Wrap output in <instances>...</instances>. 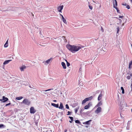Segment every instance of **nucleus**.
<instances>
[{
  "mask_svg": "<svg viewBox=\"0 0 132 132\" xmlns=\"http://www.w3.org/2000/svg\"><path fill=\"white\" fill-rule=\"evenodd\" d=\"M67 48L71 52L74 53L78 51L81 48L79 46H76L74 45H67L66 46Z\"/></svg>",
  "mask_w": 132,
  "mask_h": 132,
  "instance_id": "f257e3e1",
  "label": "nucleus"
},
{
  "mask_svg": "<svg viewBox=\"0 0 132 132\" xmlns=\"http://www.w3.org/2000/svg\"><path fill=\"white\" fill-rule=\"evenodd\" d=\"M93 98V96H91L89 97L85 98L82 101V104H83L85 103L87 101L91 100Z\"/></svg>",
  "mask_w": 132,
  "mask_h": 132,
  "instance_id": "f03ea898",
  "label": "nucleus"
},
{
  "mask_svg": "<svg viewBox=\"0 0 132 132\" xmlns=\"http://www.w3.org/2000/svg\"><path fill=\"white\" fill-rule=\"evenodd\" d=\"M22 103H23L25 105H29L30 104V102L27 99H24L22 102Z\"/></svg>",
  "mask_w": 132,
  "mask_h": 132,
  "instance_id": "7ed1b4c3",
  "label": "nucleus"
},
{
  "mask_svg": "<svg viewBox=\"0 0 132 132\" xmlns=\"http://www.w3.org/2000/svg\"><path fill=\"white\" fill-rule=\"evenodd\" d=\"M2 98V99H0V101H2V102L3 103L9 100L7 98L5 97L4 96H3Z\"/></svg>",
  "mask_w": 132,
  "mask_h": 132,
  "instance_id": "20e7f679",
  "label": "nucleus"
},
{
  "mask_svg": "<svg viewBox=\"0 0 132 132\" xmlns=\"http://www.w3.org/2000/svg\"><path fill=\"white\" fill-rule=\"evenodd\" d=\"M53 89L52 88V89H48L47 90H44L43 91H41V93H42V94L43 95H46L47 93L45 92H46L48 91H50V90H53Z\"/></svg>",
  "mask_w": 132,
  "mask_h": 132,
  "instance_id": "39448f33",
  "label": "nucleus"
},
{
  "mask_svg": "<svg viewBox=\"0 0 132 132\" xmlns=\"http://www.w3.org/2000/svg\"><path fill=\"white\" fill-rule=\"evenodd\" d=\"M102 108L100 107H98L96 110L95 111V113L98 114L101 111Z\"/></svg>",
  "mask_w": 132,
  "mask_h": 132,
  "instance_id": "423d86ee",
  "label": "nucleus"
},
{
  "mask_svg": "<svg viewBox=\"0 0 132 132\" xmlns=\"http://www.w3.org/2000/svg\"><path fill=\"white\" fill-rule=\"evenodd\" d=\"M20 69L21 71H23L26 68V66L24 65H23L20 67Z\"/></svg>",
  "mask_w": 132,
  "mask_h": 132,
  "instance_id": "0eeeda50",
  "label": "nucleus"
},
{
  "mask_svg": "<svg viewBox=\"0 0 132 132\" xmlns=\"http://www.w3.org/2000/svg\"><path fill=\"white\" fill-rule=\"evenodd\" d=\"M63 6L62 5L61 6H60L57 7V10L58 12H60L62 13V10L63 9Z\"/></svg>",
  "mask_w": 132,
  "mask_h": 132,
  "instance_id": "6e6552de",
  "label": "nucleus"
},
{
  "mask_svg": "<svg viewBox=\"0 0 132 132\" xmlns=\"http://www.w3.org/2000/svg\"><path fill=\"white\" fill-rule=\"evenodd\" d=\"M92 105L91 103L90 102L88 104L85 106L84 107V109H88L89 107Z\"/></svg>",
  "mask_w": 132,
  "mask_h": 132,
  "instance_id": "1a4fd4ad",
  "label": "nucleus"
},
{
  "mask_svg": "<svg viewBox=\"0 0 132 132\" xmlns=\"http://www.w3.org/2000/svg\"><path fill=\"white\" fill-rule=\"evenodd\" d=\"M36 112L34 108L33 107H31L30 108V112L31 113H34Z\"/></svg>",
  "mask_w": 132,
  "mask_h": 132,
  "instance_id": "9d476101",
  "label": "nucleus"
},
{
  "mask_svg": "<svg viewBox=\"0 0 132 132\" xmlns=\"http://www.w3.org/2000/svg\"><path fill=\"white\" fill-rule=\"evenodd\" d=\"M52 59L53 58L52 57H51L50 59L46 60L45 62L46 63V64L45 63V64H49L50 63V62L52 60Z\"/></svg>",
  "mask_w": 132,
  "mask_h": 132,
  "instance_id": "9b49d317",
  "label": "nucleus"
},
{
  "mask_svg": "<svg viewBox=\"0 0 132 132\" xmlns=\"http://www.w3.org/2000/svg\"><path fill=\"white\" fill-rule=\"evenodd\" d=\"M84 67L82 65L80 66L79 69V72L81 74L82 71L84 70Z\"/></svg>",
  "mask_w": 132,
  "mask_h": 132,
  "instance_id": "f8f14e48",
  "label": "nucleus"
},
{
  "mask_svg": "<svg viewBox=\"0 0 132 132\" xmlns=\"http://www.w3.org/2000/svg\"><path fill=\"white\" fill-rule=\"evenodd\" d=\"M117 2L116 0H114L113 7L114 8L117 7Z\"/></svg>",
  "mask_w": 132,
  "mask_h": 132,
  "instance_id": "ddd939ff",
  "label": "nucleus"
},
{
  "mask_svg": "<svg viewBox=\"0 0 132 132\" xmlns=\"http://www.w3.org/2000/svg\"><path fill=\"white\" fill-rule=\"evenodd\" d=\"M61 65L64 69H66V66L64 62H61Z\"/></svg>",
  "mask_w": 132,
  "mask_h": 132,
  "instance_id": "4468645a",
  "label": "nucleus"
},
{
  "mask_svg": "<svg viewBox=\"0 0 132 132\" xmlns=\"http://www.w3.org/2000/svg\"><path fill=\"white\" fill-rule=\"evenodd\" d=\"M51 105L53 106L58 108L59 107V105L58 104H56L54 103H52Z\"/></svg>",
  "mask_w": 132,
  "mask_h": 132,
  "instance_id": "2eb2a0df",
  "label": "nucleus"
},
{
  "mask_svg": "<svg viewBox=\"0 0 132 132\" xmlns=\"http://www.w3.org/2000/svg\"><path fill=\"white\" fill-rule=\"evenodd\" d=\"M102 104V102L101 101L95 107H100L101 106Z\"/></svg>",
  "mask_w": 132,
  "mask_h": 132,
  "instance_id": "dca6fc26",
  "label": "nucleus"
},
{
  "mask_svg": "<svg viewBox=\"0 0 132 132\" xmlns=\"http://www.w3.org/2000/svg\"><path fill=\"white\" fill-rule=\"evenodd\" d=\"M11 60H9L5 61L3 63V64L5 65L7 64L10 61H11Z\"/></svg>",
  "mask_w": 132,
  "mask_h": 132,
  "instance_id": "f3484780",
  "label": "nucleus"
},
{
  "mask_svg": "<svg viewBox=\"0 0 132 132\" xmlns=\"http://www.w3.org/2000/svg\"><path fill=\"white\" fill-rule=\"evenodd\" d=\"M8 40H7L4 45V47L5 48H6L8 46Z\"/></svg>",
  "mask_w": 132,
  "mask_h": 132,
  "instance_id": "a211bd4d",
  "label": "nucleus"
},
{
  "mask_svg": "<svg viewBox=\"0 0 132 132\" xmlns=\"http://www.w3.org/2000/svg\"><path fill=\"white\" fill-rule=\"evenodd\" d=\"M58 108L59 109H62L63 108V106L62 103H60V106Z\"/></svg>",
  "mask_w": 132,
  "mask_h": 132,
  "instance_id": "6ab92c4d",
  "label": "nucleus"
},
{
  "mask_svg": "<svg viewBox=\"0 0 132 132\" xmlns=\"http://www.w3.org/2000/svg\"><path fill=\"white\" fill-rule=\"evenodd\" d=\"M92 121L91 120H90L88 121H86L85 122L83 123L84 124H86V125H89V122H91Z\"/></svg>",
  "mask_w": 132,
  "mask_h": 132,
  "instance_id": "aec40b11",
  "label": "nucleus"
},
{
  "mask_svg": "<svg viewBox=\"0 0 132 132\" xmlns=\"http://www.w3.org/2000/svg\"><path fill=\"white\" fill-rule=\"evenodd\" d=\"M102 94H100L99 95L98 98V101L100 100L102 98Z\"/></svg>",
  "mask_w": 132,
  "mask_h": 132,
  "instance_id": "412c9836",
  "label": "nucleus"
},
{
  "mask_svg": "<svg viewBox=\"0 0 132 132\" xmlns=\"http://www.w3.org/2000/svg\"><path fill=\"white\" fill-rule=\"evenodd\" d=\"M65 37H64V36H62V37H59V40H61L62 39H63V40L64 41V39L65 38Z\"/></svg>",
  "mask_w": 132,
  "mask_h": 132,
  "instance_id": "4be33fe9",
  "label": "nucleus"
},
{
  "mask_svg": "<svg viewBox=\"0 0 132 132\" xmlns=\"http://www.w3.org/2000/svg\"><path fill=\"white\" fill-rule=\"evenodd\" d=\"M132 65V61H130V63H129V69H130L131 68V66Z\"/></svg>",
  "mask_w": 132,
  "mask_h": 132,
  "instance_id": "5701e85b",
  "label": "nucleus"
},
{
  "mask_svg": "<svg viewBox=\"0 0 132 132\" xmlns=\"http://www.w3.org/2000/svg\"><path fill=\"white\" fill-rule=\"evenodd\" d=\"M23 98V97L22 96L17 97L16 98V99L17 100H20L22 99Z\"/></svg>",
  "mask_w": 132,
  "mask_h": 132,
  "instance_id": "b1692460",
  "label": "nucleus"
},
{
  "mask_svg": "<svg viewBox=\"0 0 132 132\" xmlns=\"http://www.w3.org/2000/svg\"><path fill=\"white\" fill-rule=\"evenodd\" d=\"M63 22L65 24H67V23L66 20L64 18L62 19Z\"/></svg>",
  "mask_w": 132,
  "mask_h": 132,
  "instance_id": "393cba45",
  "label": "nucleus"
},
{
  "mask_svg": "<svg viewBox=\"0 0 132 132\" xmlns=\"http://www.w3.org/2000/svg\"><path fill=\"white\" fill-rule=\"evenodd\" d=\"M121 90H122V93L123 94L124 93V90L123 89V87H121Z\"/></svg>",
  "mask_w": 132,
  "mask_h": 132,
  "instance_id": "a878e982",
  "label": "nucleus"
},
{
  "mask_svg": "<svg viewBox=\"0 0 132 132\" xmlns=\"http://www.w3.org/2000/svg\"><path fill=\"white\" fill-rule=\"evenodd\" d=\"M102 50L104 51H106V49L105 47H102Z\"/></svg>",
  "mask_w": 132,
  "mask_h": 132,
  "instance_id": "bb28decb",
  "label": "nucleus"
},
{
  "mask_svg": "<svg viewBox=\"0 0 132 132\" xmlns=\"http://www.w3.org/2000/svg\"><path fill=\"white\" fill-rule=\"evenodd\" d=\"M79 109V107H78V108H77L75 109V113H76L77 112L78 110Z\"/></svg>",
  "mask_w": 132,
  "mask_h": 132,
  "instance_id": "cd10ccee",
  "label": "nucleus"
},
{
  "mask_svg": "<svg viewBox=\"0 0 132 132\" xmlns=\"http://www.w3.org/2000/svg\"><path fill=\"white\" fill-rule=\"evenodd\" d=\"M4 127V125L3 124H0V128H1Z\"/></svg>",
  "mask_w": 132,
  "mask_h": 132,
  "instance_id": "c85d7f7f",
  "label": "nucleus"
},
{
  "mask_svg": "<svg viewBox=\"0 0 132 132\" xmlns=\"http://www.w3.org/2000/svg\"><path fill=\"white\" fill-rule=\"evenodd\" d=\"M67 67H69L70 66V64L69 62H68V61H67Z\"/></svg>",
  "mask_w": 132,
  "mask_h": 132,
  "instance_id": "c756f323",
  "label": "nucleus"
},
{
  "mask_svg": "<svg viewBox=\"0 0 132 132\" xmlns=\"http://www.w3.org/2000/svg\"><path fill=\"white\" fill-rule=\"evenodd\" d=\"M117 10V12L118 13H120V11L118 9V8L117 7H116L115 8Z\"/></svg>",
  "mask_w": 132,
  "mask_h": 132,
  "instance_id": "7c9ffc66",
  "label": "nucleus"
},
{
  "mask_svg": "<svg viewBox=\"0 0 132 132\" xmlns=\"http://www.w3.org/2000/svg\"><path fill=\"white\" fill-rule=\"evenodd\" d=\"M75 122L76 123H80V122L78 120H76L75 121Z\"/></svg>",
  "mask_w": 132,
  "mask_h": 132,
  "instance_id": "2f4dec72",
  "label": "nucleus"
},
{
  "mask_svg": "<svg viewBox=\"0 0 132 132\" xmlns=\"http://www.w3.org/2000/svg\"><path fill=\"white\" fill-rule=\"evenodd\" d=\"M101 30L102 31V32H104V30L103 28H102V27H101Z\"/></svg>",
  "mask_w": 132,
  "mask_h": 132,
  "instance_id": "473e14b6",
  "label": "nucleus"
},
{
  "mask_svg": "<svg viewBox=\"0 0 132 132\" xmlns=\"http://www.w3.org/2000/svg\"><path fill=\"white\" fill-rule=\"evenodd\" d=\"M126 7L128 9H129L130 8V7L129 5H127Z\"/></svg>",
  "mask_w": 132,
  "mask_h": 132,
  "instance_id": "72a5a7b5",
  "label": "nucleus"
},
{
  "mask_svg": "<svg viewBox=\"0 0 132 132\" xmlns=\"http://www.w3.org/2000/svg\"><path fill=\"white\" fill-rule=\"evenodd\" d=\"M66 108L67 109H69V106L68 104H66L65 105Z\"/></svg>",
  "mask_w": 132,
  "mask_h": 132,
  "instance_id": "f704fd0d",
  "label": "nucleus"
},
{
  "mask_svg": "<svg viewBox=\"0 0 132 132\" xmlns=\"http://www.w3.org/2000/svg\"><path fill=\"white\" fill-rule=\"evenodd\" d=\"M127 78L128 79H130V76H128L127 77Z\"/></svg>",
  "mask_w": 132,
  "mask_h": 132,
  "instance_id": "c9c22d12",
  "label": "nucleus"
},
{
  "mask_svg": "<svg viewBox=\"0 0 132 132\" xmlns=\"http://www.w3.org/2000/svg\"><path fill=\"white\" fill-rule=\"evenodd\" d=\"M117 33H118V32L119 30V27H117Z\"/></svg>",
  "mask_w": 132,
  "mask_h": 132,
  "instance_id": "e433bc0d",
  "label": "nucleus"
},
{
  "mask_svg": "<svg viewBox=\"0 0 132 132\" xmlns=\"http://www.w3.org/2000/svg\"><path fill=\"white\" fill-rule=\"evenodd\" d=\"M69 118L71 120H72V121H73V117H69Z\"/></svg>",
  "mask_w": 132,
  "mask_h": 132,
  "instance_id": "4c0bfd02",
  "label": "nucleus"
},
{
  "mask_svg": "<svg viewBox=\"0 0 132 132\" xmlns=\"http://www.w3.org/2000/svg\"><path fill=\"white\" fill-rule=\"evenodd\" d=\"M89 9H90L91 10H92V9L93 7H92V6H91L90 5H89Z\"/></svg>",
  "mask_w": 132,
  "mask_h": 132,
  "instance_id": "58836bf2",
  "label": "nucleus"
},
{
  "mask_svg": "<svg viewBox=\"0 0 132 132\" xmlns=\"http://www.w3.org/2000/svg\"><path fill=\"white\" fill-rule=\"evenodd\" d=\"M68 114H67V115H70L71 114V112H70V111H68Z\"/></svg>",
  "mask_w": 132,
  "mask_h": 132,
  "instance_id": "ea45409f",
  "label": "nucleus"
},
{
  "mask_svg": "<svg viewBox=\"0 0 132 132\" xmlns=\"http://www.w3.org/2000/svg\"><path fill=\"white\" fill-rule=\"evenodd\" d=\"M10 104H11V103H9L7 104H6V105H5V106H7L10 105Z\"/></svg>",
  "mask_w": 132,
  "mask_h": 132,
  "instance_id": "a19ab883",
  "label": "nucleus"
},
{
  "mask_svg": "<svg viewBox=\"0 0 132 132\" xmlns=\"http://www.w3.org/2000/svg\"><path fill=\"white\" fill-rule=\"evenodd\" d=\"M60 16H61L62 17V19L64 18V17L63 16V15H62L61 14H60Z\"/></svg>",
  "mask_w": 132,
  "mask_h": 132,
  "instance_id": "79ce46f5",
  "label": "nucleus"
},
{
  "mask_svg": "<svg viewBox=\"0 0 132 132\" xmlns=\"http://www.w3.org/2000/svg\"><path fill=\"white\" fill-rule=\"evenodd\" d=\"M123 17V16H120L119 17V18H122Z\"/></svg>",
  "mask_w": 132,
  "mask_h": 132,
  "instance_id": "37998d69",
  "label": "nucleus"
},
{
  "mask_svg": "<svg viewBox=\"0 0 132 132\" xmlns=\"http://www.w3.org/2000/svg\"><path fill=\"white\" fill-rule=\"evenodd\" d=\"M122 5H123L126 6V3H125V4H122Z\"/></svg>",
  "mask_w": 132,
  "mask_h": 132,
  "instance_id": "c03bdc74",
  "label": "nucleus"
},
{
  "mask_svg": "<svg viewBox=\"0 0 132 132\" xmlns=\"http://www.w3.org/2000/svg\"><path fill=\"white\" fill-rule=\"evenodd\" d=\"M64 82L66 83L67 82V80H64Z\"/></svg>",
  "mask_w": 132,
  "mask_h": 132,
  "instance_id": "a18cd8bd",
  "label": "nucleus"
},
{
  "mask_svg": "<svg viewBox=\"0 0 132 132\" xmlns=\"http://www.w3.org/2000/svg\"><path fill=\"white\" fill-rule=\"evenodd\" d=\"M130 77H132V73H130Z\"/></svg>",
  "mask_w": 132,
  "mask_h": 132,
  "instance_id": "49530a36",
  "label": "nucleus"
},
{
  "mask_svg": "<svg viewBox=\"0 0 132 132\" xmlns=\"http://www.w3.org/2000/svg\"><path fill=\"white\" fill-rule=\"evenodd\" d=\"M72 120H71V121H69V122L70 123H71L72 122Z\"/></svg>",
  "mask_w": 132,
  "mask_h": 132,
  "instance_id": "de8ad7c7",
  "label": "nucleus"
},
{
  "mask_svg": "<svg viewBox=\"0 0 132 132\" xmlns=\"http://www.w3.org/2000/svg\"><path fill=\"white\" fill-rule=\"evenodd\" d=\"M53 101L54 102H56V100H54Z\"/></svg>",
  "mask_w": 132,
  "mask_h": 132,
  "instance_id": "09e8293b",
  "label": "nucleus"
},
{
  "mask_svg": "<svg viewBox=\"0 0 132 132\" xmlns=\"http://www.w3.org/2000/svg\"><path fill=\"white\" fill-rule=\"evenodd\" d=\"M64 132H66L67 131V130L66 129H65L64 130Z\"/></svg>",
  "mask_w": 132,
  "mask_h": 132,
  "instance_id": "8fccbe9b",
  "label": "nucleus"
},
{
  "mask_svg": "<svg viewBox=\"0 0 132 132\" xmlns=\"http://www.w3.org/2000/svg\"><path fill=\"white\" fill-rule=\"evenodd\" d=\"M119 21H120V22H121V21H121V19H119Z\"/></svg>",
  "mask_w": 132,
  "mask_h": 132,
  "instance_id": "3c124183",
  "label": "nucleus"
},
{
  "mask_svg": "<svg viewBox=\"0 0 132 132\" xmlns=\"http://www.w3.org/2000/svg\"><path fill=\"white\" fill-rule=\"evenodd\" d=\"M131 88L132 87V84H131Z\"/></svg>",
  "mask_w": 132,
  "mask_h": 132,
  "instance_id": "603ef678",
  "label": "nucleus"
},
{
  "mask_svg": "<svg viewBox=\"0 0 132 132\" xmlns=\"http://www.w3.org/2000/svg\"><path fill=\"white\" fill-rule=\"evenodd\" d=\"M131 2L132 3V0H130Z\"/></svg>",
  "mask_w": 132,
  "mask_h": 132,
  "instance_id": "864d4df0",
  "label": "nucleus"
},
{
  "mask_svg": "<svg viewBox=\"0 0 132 132\" xmlns=\"http://www.w3.org/2000/svg\"><path fill=\"white\" fill-rule=\"evenodd\" d=\"M65 61H66V62H67V61L66 60Z\"/></svg>",
  "mask_w": 132,
  "mask_h": 132,
  "instance_id": "5fc2aeb1",
  "label": "nucleus"
},
{
  "mask_svg": "<svg viewBox=\"0 0 132 132\" xmlns=\"http://www.w3.org/2000/svg\"><path fill=\"white\" fill-rule=\"evenodd\" d=\"M86 127H88V126H86Z\"/></svg>",
  "mask_w": 132,
  "mask_h": 132,
  "instance_id": "6e6d98bb",
  "label": "nucleus"
}]
</instances>
